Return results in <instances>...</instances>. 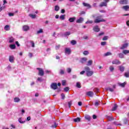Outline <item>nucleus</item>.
<instances>
[{"label":"nucleus","mask_w":129,"mask_h":129,"mask_svg":"<svg viewBox=\"0 0 129 129\" xmlns=\"http://www.w3.org/2000/svg\"><path fill=\"white\" fill-rule=\"evenodd\" d=\"M85 70L86 72V75L88 77H90L93 75V71H90V68L88 67H85Z\"/></svg>","instance_id":"nucleus-1"},{"label":"nucleus","mask_w":129,"mask_h":129,"mask_svg":"<svg viewBox=\"0 0 129 129\" xmlns=\"http://www.w3.org/2000/svg\"><path fill=\"white\" fill-rule=\"evenodd\" d=\"M102 16H99L96 17V18L94 20V23L95 24H99V23H101L103 22H105V20L102 18Z\"/></svg>","instance_id":"nucleus-2"},{"label":"nucleus","mask_w":129,"mask_h":129,"mask_svg":"<svg viewBox=\"0 0 129 129\" xmlns=\"http://www.w3.org/2000/svg\"><path fill=\"white\" fill-rule=\"evenodd\" d=\"M37 70H38V75H39V76H44V71L42 69L38 68Z\"/></svg>","instance_id":"nucleus-3"},{"label":"nucleus","mask_w":129,"mask_h":129,"mask_svg":"<svg viewBox=\"0 0 129 129\" xmlns=\"http://www.w3.org/2000/svg\"><path fill=\"white\" fill-rule=\"evenodd\" d=\"M50 87L52 89H53V90H56V89L58 88L57 83H52L50 86Z\"/></svg>","instance_id":"nucleus-4"},{"label":"nucleus","mask_w":129,"mask_h":129,"mask_svg":"<svg viewBox=\"0 0 129 129\" xmlns=\"http://www.w3.org/2000/svg\"><path fill=\"white\" fill-rule=\"evenodd\" d=\"M8 41L10 44H13V43H15V39L13 37L8 38Z\"/></svg>","instance_id":"nucleus-5"},{"label":"nucleus","mask_w":129,"mask_h":129,"mask_svg":"<svg viewBox=\"0 0 129 129\" xmlns=\"http://www.w3.org/2000/svg\"><path fill=\"white\" fill-rule=\"evenodd\" d=\"M120 63H121L120 61H119V60H118V59H115L112 61V63L113 64H115L116 65H119Z\"/></svg>","instance_id":"nucleus-6"},{"label":"nucleus","mask_w":129,"mask_h":129,"mask_svg":"<svg viewBox=\"0 0 129 129\" xmlns=\"http://www.w3.org/2000/svg\"><path fill=\"white\" fill-rule=\"evenodd\" d=\"M65 53L68 54V55H70V54H71V49L69 48H66Z\"/></svg>","instance_id":"nucleus-7"},{"label":"nucleus","mask_w":129,"mask_h":129,"mask_svg":"<svg viewBox=\"0 0 129 129\" xmlns=\"http://www.w3.org/2000/svg\"><path fill=\"white\" fill-rule=\"evenodd\" d=\"M14 61H15V57L14 55H10L9 56V61L11 62V63H14Z\"/></svg>","instance_id":"nucleus-8"},{"label":"nucleus","mask_w":129,"mask_h":129,"mask_svg":"<svg viewBox=\"0 0 129 129\" xmlns=\"http://www.w3.org/2000/svg\"><path fill=\"white\" fill-rule=\"evenodd\" d=\"M87 61V58L86 57H83L80 60V62L82 64H84L85 63V62H86Z\"/></svg>","instance_id":"nucleus-9"},{"label":"nucleus","mask_w":129,"mask_h":129,"mask_svg":"<svg viewBox=\"0 0 129 129\" xmlns=\"http://www.w3.org/2000/svg\"><path fill=\"white\" fill-rule=\"evenodd\" d=\"M127 46H128V43H125L122 45V46L120 48L121 50H123L124 49H126L127 48Z\"/></svg>","instance_id":"nucleus-10"},{"label":"nucleus","mask_w":129,"mask_h":129,"mask_svg":"<svg viewBox=\"0 0 129 129\" xmlns=\"http://www.w3.org/2000/svg\"><path fill=\"white\" fill-rule=\"evenodd\" d=\"M93 31H94V32L98 33V32H99V31H100V29H99L98 26L96 25V26L94 27Z\"/></svg>","instance_id":"nucleus-11"},{"label":"nucleus","mask_w":129,"mask_h":129,"mask_svg":"<svg viewBox=\"0 0 129 129\" xmlns=\"http://www.w3.org/2000/svg\"><path fill=\"white\" fill-rule=\"evenodd\" d=\"M120 5H127V0H121L119 1Z\"/></svg>","instance_id":"nucleus-12"},{"label":"nucleus","mask_w":129,"mask_h":129,"mask_svg":"<svg viewBox=\"0 0 129 129\" xmlns=\"http://www.w3.org/2000/svg\"><path fill=\"white\" fill-rule=\"evenodd\" d=\"M86 95L88 96H90V97H92L93 96V92L92 91H89L86 93Z\"/></svg>","instance_id":"nucleus-13"},{"label":"nucleus","mask_w":129,"mask_h":129,"mask_svg":"<svg viewBox=\"0 0 129 129\" xmlns=\"http://www.w3.org/2000/svg\"><path fill=\"white\" fill-rule=\"evenodd\" d=\"M29 29H30V27H29L28 25H24L23 27V30L25 32H27V31H29Z\"/></svg>","instance_id":"nucleus-14"},{"label":"nucleus","mask_w":129,"mask_h":129,"mask_svg":"<svg viewBox=\"0 0 129 129\" xmlns=\"http://www.w3.org/2000/svg\"><path fill=\"white\" fill-rule=\"evenodd\" d=\"M83 5L84 7H86V8H88V9H91V6L88 3H83Z\"/></svg>","instance_id":"nucleus-15"},{"label":"nucleus","mask_w":129,"mask_h":129,"mask_svg":"<svg viewBox=\"0 0 129 129\" xmlns=\"http://www.w3.org/2000/svg\"><path fill=\"white\" fill-rule=\"evenodd\" d=\"M83 21H84V19H83V18L80 17V19H78L76 21V23H78L79 24H80V23H82L83 22Z\"/></svg>","instance_id":"nucleus-16"},{"label":"nucleus","mask_w":129,"mask_h":129,"mask_svg":"<svg viewBox=\"0 0 129 129\" xmlns=\"http://www.w3.org/2000/svg\"><path fill=\"white\" fill-rule=\"evenodd\" d=\"M105 90H106L107 91H110V92H113V91H114V89H113V88H111L110 87H107L105 88Z\"/></svg>","instance_id":"nucleus-17"},{"label":"nucleus","mask_w":129,"mask_h":129,"mask_svg":"<svg viewBox=\"0 0 129 129\" xmlns=\"http://www.w3.org/2000/svg\"><path fill=\"white\" fill-rule=\"evenodd\" d=\"M106 117L109 121H111V120H113L114 119V118L108 115H106Z\"/></svg>","instance_id":"nucleus-18"},{"label":"nucleus","mask_w":129,"mask_h":129,"mask_svg":"<svg viewBox=\"0 0 129 129\" xmlns=\"http://www.w3.org/2000/svg\"><path fill=\"white\" fill-rule=\"evenodd\" d=\"M106 6H107V4L105 2H102L99 5V7H100L101 8H102V7H106Z\"/></svg>","instance_id":"nucleus-19"},{"label":"nucleus","mask_w":129,"mask_h":129,"mask_svg":"<svg viewBox=\"0 0 129 129\" xmlns=\"http://www.w3.org/2000/svg\"><path fill=\"white\" fill-rule=\"evenodd\" d=\"M29 16L31 18V19H36L37 15L36 14H30L29 15Z\"/></svg>","instance_id":"nucleus-20"},{"label":"nucleus","mask_w":129,"mask_h":129,"mask_svg":"<svg viewBox=\"0 0 129 129\" xmlns=\"http://www.w3.org/2000/svg\"><path fill=\"white\" fill-rule=\"evenodd\" d=\"M75 20H76V18L75 17H73V18H70L69 19V21L70 23H73L74 22V21H75Z\"/></svg>","instance_id":"nucleus-21"},{"label":"nucleus","mask_w":129,"mask_h":129,"mask_svg":"<svg viewBox=\"0 0 129 129\" xmlns=\"http://www.w3.org/2000/svg\"><path fill=\"white\" fill-rule=\"evenodd\" d=\"M85 118L87 119V120H88V121H90V120L91 119V117L88 115H86L85 116Z\"/></svg>","instance_id":"nucleus-22"},{"label":"nucleus","mask_w":129,"mask_h":129,"mask_svg":"<svg viewBox=\"0 0 129 129\" xmlns=\"http://www.w3.org/2000/svg\"><path fill=\"white\" fill-rule=\"evenodd\" d=\"M117 109V105L116 104H115L113 108H112V111H114L115 110H116Z\"/></svg>","instance_id":"nucleus-23"},{"label":"nucleus","mask_w":129,"mask_h":129,"mask_svg":"<svg viewBox=\"0 0 129 129\" xmlns=\"http://www.w3.org/2000/svg\"><path fill=\"white\" fill-rule=\"evenodd\" d=\"M10 48H11L12 49V50H14L15 49H16V45L15 44H11L9 46Z\"/></svg>","instance_id":"nucleus-24"},{"label":"nucleus","mask_w":129,"mask_h":129,"mask_svg":"<svg viewBox=\"0 0 129 129\" xmlns=\"http://www.w3.org/2000/svg\"><path fill=\"white\" fill-rule=\"evenodd\" d=\"M119 70L121 71V72H123L124 71V67L122 66H120L119 67Z\"/></svg>","instance_id":"nucleus-25"},{"label":"nucleus","mask_w":129,"mask_h":129,"mask_svg":"<svg viewBox=\"0 0 129 129\" xmlns=\"http://www.w3.org/2000/svg\"><path fill=\"white\" fill-rule=\"evenodd\" d=\"M125 84H126V82L123 83H119L118 85L119 86H121V87H124L125 86Z\"/></svg>","instance_id":"nucleus-26"},{"label":"nucleus","mask_w":129,"mask_h":129,"mask_svg":"<svg viewBox=\"0 0 129 129\" xmlns=\"http://www.w3.org/2000/svg\"><path fill=\"white\" fill-rule=\"evenodd\" d=\"M4 30H5V31H10V26L6 25L4 27Z\"/></svg>","instance_id":"nucleus-27"},{"label":"nucleus","mask_w":129,"mask_h":129,"mask_svg":"<svg viewBox=\"0 0 129 129\" xmlns=\"http://www.w3.org/2000/svg\"><path fill=\"white\" fill-rule=\"evenodd\" d=\"M122 9H123L124 11H128L129 9V6H127V5L124 6L122 7Z\"/></svg>","instance_id":"nucleus-28"},{"label":"nucleus","mask_w":129,"mask_h":129,"mask_svg":"<svg viewBox=\"0 0 129 129\" xmlns=\"http://www.w3.org/2000/svg\"><path fill=\"white\" fill-rule=\"evenodd\" d=\"M76 87H77V88H81V84L80 82H77L76 83Z\"/></svg>","instance_id":"nucleus-29"},{"label":"nucleus","mask_w":129,"mask_h":129,"mask_svg":"<svg viewBox=\"0 0 129 129\" xmlns=\"http://www.w3.org/2000/svg\"><path fill=\"white\" fill-rule=\"evenodd\" d=\"M71 35V32H66L64 33V36L65 37H67V36H70Z\"/></svg>","instance_id":"nucleus-30"},{"label":"nucleus","mask_w":129,"mask_h":129,"mask_svg":"<svg viewBox=\"0 0 129 129\" xmlns=\"http://www.w3.org/2000/svg\"><path fill=\"white\" fill-rule=\"evenodd\" d=\"M21 101V99L18 97H16L14 98V102H19Z\"/></svg>","instance_id":"nucleus-31"},{"label":"nucleus","mask_w":129,"mask_h":129,"mask_svg":"<svg viewBox=\"0 0 129 129\" xmlns=\"http://www.w3.org/2000/svg\"><path fill=\"white\" fill-rule=\"evenodd\" d=\"M111 55H112V53H111V52H107L104 53V56H111Z\"/></svg>","instance_id":"nucleus-32"},{"label":"nucleus","mask_w":129,"mask_h":129,"mask_svg":"<svg viewBox=\"0 0 129 129\" xmlns=\"http://www.w3.org/2000/svg\"><path fill=\"white\" fill-rule=\"evenodd\" d=\"M92 65V60H89L87 64V66H91Z\"/></svg>","instance_id":"nucleus-33"},{"label":"nucleus","mask_w":129,"mask_h":129,"mask_svg":"<svg viewBox=\"0 0 129 129\" xmlns=\"http://www.w3.org/2000/svg\"><path fill=\"white\" fill-rule=\"evenodd\" d=\"M122 53L124 54V55H126L127 54H129V50H123L122 51Z\"/></svg>","instance_id":"nucleus-34"},{"label":"nucleus","mask_w":129,"mask_h":129,"mask_svg":"<svg viewBox=\"0 0 129 129\" xmlns=\"http://www.w3.org/2000/svg\"><path fill=\"white\" fill-rule=\"evenodd\" d=\"M74 121H75V122H79V121H80V118L77 117V118L74 119Z\"/></svg>","instance_id":"nucleus-35"},{"label":"nucleus","mask_w":129,"mask_h":129,"mask_svg":"<svg viewBox=\"0 0 129 129\" xmlns=\"http://www.w3.org/2000/svg\"><path fill=\"white\" fill-rule=\"evenodd\" d=\"M57 125L58 124L56 123V122H54V125H52L51 126V127H52L53 128H55V127H57Z\"/></svg>","instance_id":"nucleus-36"},{"label":"nucleus","mask_w":129,"mask_h":129,"mask_svg":"<svg viewBox=\"0 0 129 129\" xmlns=\"http://www.w3.org/2000/svg\"><path fill=\"white\" fill-rule=\"evenodd\" d=\"M18 121L20 122V123H25V121H23L22 117L19 118Z\"/></svg>","instance_id":"nucleus-37"},{"label":"nucleus","mask_w":129,"mask_h":129,"mask_svg":"<svg viewBox=\"0 0 129 129\" xmlns=\"http://www.w3.org/2000/svg\"><path fill=\"white\" fill-rule=\"evenodd\" d=\"M65 74V71L63 70H59V74H60V75H63V74Z\"/></svg>","instance_id":"nucleus-38"},{"label":"nucleus","mask_w":129,"mask_h":129,"mask_svg":"<svg viewBox=\"0 0 129 129\" xmlns=\"http://www.w3.org/2000/svg\"><path fill=\"white\" fill-rule=\"evenodd\" d=\"M118 56L119 58H124V55H123L122 53H118Z\"/></svg>","instance_id":"nucleus-39"},{"label":"nucleus","mask_w":129,"mask_h":129,"mask_svg":"<svg viewBox=\"0 0 129 129\" xmlns=\"http://www.w3.org/2000/svg\"><path fill=\"white\" fill-rule=\"evenodd\" d=\"M109 70L111 72H113V71L114 70V68L113 67V66H110L109 67Z\"/></svg>","instance_id":"nucleus-40"},{"label":"nucleus","mask_w":129,"mask_h":129,"mask_svg":"<svg viewBox=\"0 0 129 129\" xmlns=\"http://www.w3.org/2000/svg\"><path fill=\"white\" fill-rule=\"evenodd\" d=\"M54 10H55V11H56V12H58V11H59V10H60V8H59V7L58 6H55V8H54Z\"/></svg>","instance_id":"nucleus-41"},{"label":"nucleus","mask_w":129,"mask_h":129,"mask_svg":"<svg viewBox=\"0 0 129 129\" xmlns=\"http://www.w3.org/2000/svg\"><path fill=\"white\" fill-rule=\"evenodd\" d=\"M103 41H106L107 40H108V36H105L102 39Z\"/></svg>","instance_id":"nucleus-42"},{"label":"nucleus","mask_w":129,"mask_h":129,"mask_svg":"<svg viewBox=\"0 0 129 129\" xmlns=\"http://www.w3.org/2000/svg\"><path fill=\"white\" fill-rule=\"evenodd\" d=\"M124 76H125V77H126V78H128V77H129V72L125 73Z\"/></svg>","instance_id":"nucleus-43"},{"label":"nucleus","mask_w":129,"mask_h":129,"mask_svg":"<svg viewBox=\"0 0 129 129\" xmlns=\"http://www.w3.org/2000/svg\"><path fill=\"white\" fill-rule=\"evenodd\" d=\"M71 43L72 45H76V44L77 43V42L76 40H73L71 41Z\"/></svg>","instance_id":"nucleus-44"},{"label":"nucleus","mask_w":129,"mask_h":129,"mask_svg":"<svg viewBox=\"0 0 129 129\" xmlns=\"http://www.w3.org/2000/svg\"><path fill=\"white\" fill-rule=\"evenodd\" d=\"M83 54H84V55H85V56H86V55H88V54H89V52H88V51H84V52H83Z\"/></svg>","instance_id":"nucleus-45"},{"label":"nucleus","mask_w":129,"mask_h":129,"mask_svg":"<svg viewBox=\"0 0 129 129\" xmlns=\"http://www.w3.org/2000/svg\"><path fill=\"white\" fill-rule=\"evenodd\" d=\"M60 20H65V15H61L59 17Z\"/></svg>","instance_id":"nucleus-46"},{"label":"nucleus","mask_w":129,"mask_h":129,"mask_svg":"<svg viewBox=\"0 0 129 129\" xmlns=\"http://www.w3.org/2000/svg\"><path fill=\"white\" fill-rule=\"evenodd\" d=\"M61 84L63 86H65L66 84V80H62L61 82Z\"/></svg>","instance_id":"nucleus-47"},{"label":"nucleus","mask_w":129,"mask_h":129,"mask_svg":"<svg viewBox=\"0 0 129 129\" xmlns=\"http://www.w3.org/2000/svg\"><path fill=\"white\" fill-rule=\"evenodd\" d=\"M92 23H93V21H92V20H88L86 22V24H92Z\"/></svg>","instance_id":"nucleus-48"},{"label":"nucleus","mask_w":129,"mask_h":129,"mask_svg":"<svg viewBox=\"0 0 129 129\" xmlns=\"http://www.w3.org/2000/svg\"><path fill=\"white\" fill-rule=\"evenodd\" d=\"M123 122L124 124H127V122H128V120L127 119H124L123 120Z\"/></svg>","instance_id":"nucleus-49"},{"label":"nucleus","mask_w":129,"mask_h":129,"mask_svg":"<svg viewBox=\"0 0 129 129\" xmlns=\"http://www.w3.org/2000/svg\"><path fill=\"white\" fill-rule=\"evenodd\" d=\"M60 47H61V46L60 45H56L55 46V49L56 50H59V49H60Z\"/></svg>","instance_id":"nucleus-50"},{"label":"nucleus","mask_w":129,"mask_h":129,"mask_svg":"<svg viewBox=\"0 0 129 129\" xmlns=\"http://www.w3.org/2000/svg\"><path fill=\"white\" fill-rule=\"evenodd\" d=\"M40 33H43V29H40L39 30H38L37 32V34H40Z\"/></svg>","instance_id":"nucleus-51"},{"label":"nucleus","mask_w":129,"mask_h":129,"mask_svg":"<svg viewBox=\"0 0 129 129\" xmlns=\"http://www.w3.org/2000/svg\"><path fill=\"white\" fill-rule=\"evenodd\" d=\"M64 90L66 91V92H68V91H69V87H67L64 88Z\"/></svg>","instance_id":"nucleus-52"},{"label":"nucleus","mask_w":129,"mask_h":129,"mask_svg":"<svg viewBox=\"0 0 129 129\" xmlns=\"http://www.w3.org/2000/svg\"><path fill=\"white\" fill-rule=\"evenodd\" d=\"M113 124H115V125H121V123H118L117 121L113 122Z\"/></svg>","instance_id":"nucleus-53"},{"label":"nucleus","mask_w":129,"mask_h":129,"mask_svg":"<svg viewBox=\"0 0 129 129\" xmlns=\"http://www.w3.org/2000/svg\"><path fill=\"white\" fill-rule=\"evenodd\" d=\"M94 105L95 106H98V105H99V102L96 101L94 103Z\"/></svg>","instance_id":"nucleus-54"},{"label":"nucleus","mask_w":129,"mask_h":129,"mask_svg":"<svg viewBox=\"0 0 129 129\" xmlns=\"http://www.w3.org/2000/svg\"><path fill=\"white\" fill-rule=\"evenodd\" d=\"M28 56H29V58H32V57H33V53H32L31 52H29Z\"/></svg>","instance_id":"nucleus-55"},{"label":"nucleus","mask_w":129,"mask_h":129,"mask_svg":"<svg viewBox=\"0 0 129 129\" xmlns=\"http://www.w3.org/2000/svg\"><path fill=\"white\" fill-rule=\"evenodd\" d=\"M68 104H69V107L70 108L71 107V105H72V101L69 102Z\"/></svg>","instance_id":"nucleus-56"},{"label":"nucleus","mask_w":129,"mask_h":129,"mask_svg":"<svg viewBox=\"0 0 129 129\" xmlns=\"http://www.w3.org/2000/svg\"><path fill=\"white\" fill-rule=\"evenodd\" d=\"M101 46H105V45H106V42H105V41L102 42L101 43Z\"/></svg>","instance_id":"nucleus-57"},{"label":"nucleus","mask_w":129,"mask_h":129,"mask_svg":"<svg viewBox=\"0 0 129 129\" xmlns=\"http://www.w3.org/2000/svg\"><path fill=\"white\" fill-rule=\"evenodd\" d=\"M67 71L68 73H71V69L70 68L67 69Z\"/></svg>","instance_id":"nucleus-58"},{"label":"nucleus","mask_w":129,"mask_h":129,"mask_svg":"<svg viewBox=\"0 0 129 129\" xmlns=\"http://www.w3.org/2000/svg\"><path fill=\"white\" fill-rule=\"evenodd\" d=\"M31 43L32 45V47L33 48L35 47V43H34V41H31Z\"/></svg>","instance_id":"nucleus-59"},{"label":"nucleus","mask_w":129,"mask_h":129,"mask_svg":"<svg viewBox=\"0 0 129 129\" xmlns=\"http://www.w3.org/2000/svg\"><path fill=\"white\" fill-rule=\"evenodd\" d=\"M37 81H40V82H42V81H43V79H42V78H38Z\"/></svg>","instance_id":"nucleus-60"},{"label":"nucleus","mask_w":129,"mask_h":129,"mask_svg":"<svg viewBox=\"0 0 129 129\" xmlns=\"http://www.w3.org/2000/svg\"><path fill=\"white\" fill-rule=\"evenodd\" d=\"M61 99H65V95L64 94H61Z\"/></svg>","instance_id":"nucleus-61"},{"label":"nucleus","mask_w":129,"mask_h":129,"mask_svg":"<svg viewBox=\"0 0 129 129\" xmlns=\"http://www.w3.org/2000/svg\"><path fill=\"white\" fill-rule=\"evenodd\" d=\"M15 14L14 13H9V17H14Z\"/></svg>","instance_id":"nucleus-62"},{"label":"nucleus","mask_w":129,"mask_h":129,"mask_svg":"<svg viewBox=\"0 0 129 129\" xmlns=\"http://www.w3.org/2000/svg\"><path fill=\"white\" fill-rule=\"evenodd\" d=\"M83 38L85 39V40H88V36L85 35L83 37Z\"/></svg>","instance_id":"nucleus-63"},{"label":"nucleus","mask_w":129,"mask_h":129,"mask_svg":"<svg viewBox=\"0 0 129 129\" xmlns=\"http://www.w3.org/2000/svg\"><path fill=\"white\" fill-rule=\"evenodd\" d=\"M78 104L79 106H81V105H82V102H79Z\"/></svg>","instance_id":"nucleus-64"}]
</instances>
